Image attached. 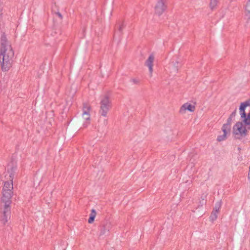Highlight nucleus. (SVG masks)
I'll return each instance as SVG.
<instances>
[{
  "mask_svg": "<svg viewBox=\"0 0 250 250\" xmlns=\"http://www.w3.org/2000/svg\"><path fill=\"white\" fill-rule=\"evenodd\" d=\"M221 204L220 203H218V205L217 206H215L213 208V211L210 216V219L212 221H214L215 220L218 216V214L219 211V209L220 208Z\"/></svg>",
  "mask_w": 250,
  "mask_h": 250,
  "instance_id": "12",
  "label": "nucleus"
},
{
  "mask_svg": "<svg viewBox=\"0 0 250 250\" xmlns=\"http://www.w3.org/2000/svg\"><path fill=\"white\" fill-rule=\"evenodd\" d=\"M3 8L1 4L0 3V21L2 19L3 16Z\"/></svg>",
  "mask_w": 250,
  "mask_h": 250,
  "instance_id": "17",
  "label": "nucleus"
},
{
  "mask_svg": "<svg viewBox=\"0 0 250 250\" xmlns=\"http://www.w3.org/2000/svg\"><path fill=\"white\" fill-rule=\"evenodd\" d=\"M16 167H13L11 171H7L5 175L7 181L4 182L1 197V202L4 204L3 210V215L1 218V221L3 224L7 221L10 214V205L13 188V180L15 173Z\"/></svg>",
  "mask_w": 250,
  "mask_h": 250,
  "instance_id": "1",
  "label": "nucleus"
},
{
  "mask_svg": "<svg viewBox=\"0 0 250 250\" xmlns=\"http://www.w3.org/2000/svg\"><path fill=\"white\" fill-rule=\"evenodd\" d=\"M230 121L228 120L227 123L224 124L222 126L221 129L223 133V134L217 136V141L220 142L226 140L227 138V135L230 132Z\"/></svg>",
  "mask_w": 250,
  "mask_h": 250,
  "instance_id": "6",
  "label": "nucleus"
},
{
  "mask_svg": "<svg viewBox=\"0 0 250 250\" xmlns=\"http://www.w3.org/2000/svg\"><path fill=\"white\" fill-rule=\"evenodd\" d=\"M250 130V117L237 122L232 127V134L236 139L241 140L247 136Z\"/></svg>",
  "mask_w": 250,
  "mask_h": 250,
  "instance_id": "3",
  "label": "nucleus"
},
{
  "mask_svg": "<svg viewBox=\"0 0 250 250\" xmlns=\"http://www.w3.org/2000/svg\"><path fill=\"white\" fill-rule=\"evenodd\" d=\"M180 66V60L177 58H173L169 64V68H172L174 72H177Z\"/></svg>",
  "mask_w": 250,
  "mask_h": 250,
  "instance_id": "10",
  "label": "nucleus"
},
{
  "mask_svg": "<svg viewBox=\"0 0 250 250\" xmlns=\"http://www.w3.org/2000/svg\"><path fill=\"white\" fill-rule=\"evenodd\" d=\"M96 214V210L94 209H92L88 220V223L92 224L94 222Z\"/></svg>",
  "mask_w": 250,
  "mask_h": 250,
  "instance_id": "13",
  "label": "nucleus"
},
{
  "mask_svg": "<svg viewBox=\"0 0 250 250\" xmlns=\"http://www.w3.org/2000/svg\"><path fill=\"white\" fill-rule=\"evenodd\" d=\"M155 60L154 54L150 55L145 62V65L148 67L149 69V75L150 77L152 76L153 72V63Z\"/></svg>",
  "mask_w": 250,
  "mask_h": 250,
  "instance_id": "9",
  "label": "nucleus"
},
{
  "mask_svg": "<svg viewBox=\"0 0 250 250\" xmlns=\"http://www.w3.org/2000/svg\"><path fill=\"white\" fill-rule=\"evenodd\" d=\"M14 52L11 44L4 35L1 37L0 47V63L2 71H8L12 65Z\"/></svg>",
  "mask_w": 250,
  "mask_h": 250,
  "instance_id": "2",
  "label": "nucleus"
},
{
  "mask_svg": "<svg viewBox=\"0 0 250 250\" xmlns=\"http://www.w3.org/2000/svg\"><path fill=\"white\" fill-rule=\"evenodd\" d=\"M56 15L61 19H62V14L60 13V12H57L56 13Z\"/></svg>",
  "mask_w": 250,
  "mask_h": 250,
  "instance_id": "19",
  "label": "nucleus"
},
{
  "mask_svg": "<svg viewBox=\"0 0 250 250\" xmlns=\"http://www.w3.org/2000/svg\"><path fill=\"white\" fill-rule=\"evenodd\" d=\"M248 117H250V112L247 115L246 114V116L245 117H241V118L242 120H244Z\"/></svg>",
  "mask_w": 250,
  "mask_h": 250,
  "instance_id": "18",
  "label": "nucleus"
},
{
  "mask_svg": "<svg viewBox=\"0 0 250 250\" xmlns=\"http://www.w3.org/2000/svg\"><path fill=\"white\" fill-rule=\"evenodd\" d=\"M236 113V109L231 114L230 117L228 119V120H229V121H230V123L231 122L232 118L235 116Z\"/></svg>",
  "mask_w": 250,
  "mask_h": 250,
  "instance_id": "16",
  "label": "nucleus"
},
{
  "mask_svg": "<svg viewBox=\"0 0 250 250\" xmlns=\"http://www.w3.org/2000/svg\"><path fill=\"white\" fill-rule=\"evenodd\" d=\"M166 0H158L154 6V13L158 16L162 15L167 8Z\"/></svg>",
  "mask_w": 250,
  "mask_h": 250,
  "instance_id": "7",
  "label": "nucleus"
},
{
  "mask_svg": "<svg viewBox=\"0 0 250 250\" xmlns=\"http://www.w3.org/2000/svg\"><path fill=\"white\" fill-rule=\"evenodd\" d=\"M245 11L247 16L250 17V0H249L246 5Z\"/></svg>",
  "mask_w": 250,
  "mask_h": 250,
  "instance_id": "15",
  "label": "nucleus"
},
{
  "mask_svg": "<svg viewBox=\"0 0 250 250\" xmlns=\"http://www.w3.org/2000/svg\"><path fill=\"white\" fill-rule=\"evenodd\" d=\"M218 2L217 0H210L209 2V7L211 10L215 9Z\"/></svg>",
  "mask_w": 250,
  "mask_h": 250,
  "instance_id": "14",
  "label": "nucleus"
},
{
  "mask_svg": "<svg viewBox=\"0 0 250 250\" xmlns=\"http://www.w3.org/2000/svg\"><path fill=\"white\" fill-rule=\"evenodd\" d=\"M99 112L103 117H106L110 109L112 107V102L107 95H104L101 97Z\"/></svg>",
  "mask_w": 250,
  "mask_h": 250,
  "instance_id": "4",
  "label": "nucleus"
},
{
  "mask_svg": "<svg viewBox=\"0 0 250 250\" xmlns=\"http://www.w3.org/2000/svg\"><path fill=\"white\" fill-rule=\"evenodd\" d=\"M132 81L134 83H137L138 82V81L137 80H136L135 79H133L132 80Z\"/></svg>",
  "mask_w": 250,
  "mask_h": 250,
  "instance_id": "20",
  "label": "nucleus"
},
{
  "mask_svg": "<svg viewBox=\"0 0 250 250\" xmlns=\"http://www.w3.org/2000/svg\"><path fill=\"white\" fill-rule=\"evenodd\" d=\"M102 234H104V232H102Z\"/></svg>",
  "mask_w": 250,
  "mask_h": 250,
  "instance_id": "21",
  "label": "nucleus"
},
{
  "mask_svg": "<svg viewBox=\"0 0 250 250\" xmlns=\"http://www.w3.org/2000/svg\"><path fill=\"white\" fill-rule=\"evenodd\" d=\"M90 107L88 104L83 105V114L81 118V121L83 127H86L90 122Z\"/></svg>",
  "mask_w": 250,
  "mask_h": 250,
  "instance_id": "5",
  "label": "nucleus"
},
{
  "mask_svg": "<svg viewBox=\"0 0 250 250\" xmlns=\"http://www.w3.org/2000/svg\"><path fill=\"white\" fill-rule=\"evenodd\" d=\"M196 107L195 105L192 104L188 102L184 104L180 108L179 113L181 115H185L187 111L193 112L195 110Z\"/></svg>",
  "mask_w": 250,
  "mask_h": 250,
  "instance_id": "8",
  "label": "nucleus"
},
{
  "mask_svg": "<svg viewBox=\"0 0 250 250\" xmlns=\"http://www.w3.org/2000/svg\"><path fill=\"white\" fill-rule=\"evenodd\" d=\"M247 106L250 107V99L245 102L241 103L239 108L241 117H245L246 116L245 110Z\"/></svg>",
  "mask_w": 250,
  "mask_h": 250,
  "instance_id": "11",
  "label": "nucleus"
}]
</instances>
